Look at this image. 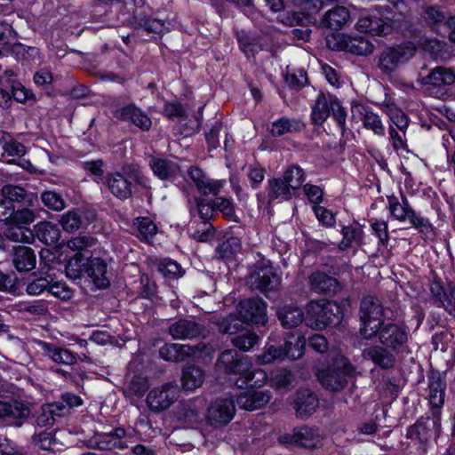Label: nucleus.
<instances>
[{
	"mask_svg": "<svg viewBox=\"0 0 455 455\" xmlns=\"http://www.w3.org/2000/svg\"><path fill=\"white\" fill-rule=\"evenodd\" d=\"M346 306V302L311 300L305 308V322L311 329L319 331L331 324H338L344 316Z\"/></svg>",
	"mask_w": 455,
	"mask_h": 455,
	"instance_id": "f257e3e1",
	"label": "nucleus"
},
{
	"mask_svg": "<svg viewBox=\"0 0 455 455\" xmlns=\"http://www.w3.org/2000/svg\"><path fill=\"white\" fill-rule=\"evenodd\" d=\"M149 179L144 176L141 170L135 165H125L120 172L109 173L107 184L109 191L118 199L131 197L133 187L149 188Z\"/></svg>",
	"mask_w": 455,
	"mask_h": 455,
	"instance_id": "f03ea898",
	"label": "nucleus"
},
{
	"mask_svg": "<svg viewBox=\"0 0 455 455\" xmlns=\"http://www.w3.org/2000/svg\"><path fill=\"white\" fill-rule=\"evenodd\" d=\"M360 333L366 339L375 338L378 328L385 323L384 307L379 300L373 297H365L360 306Z\"/></svg>",
	"mask_w": 455,
	"mask_h": 455,
	"instance_id": "7ed1b4c3",
	"label": "nucleus"
},
{
	"mask_svg": "<svg viewBox=\"0 0 455 455\" xmlns=\"http://www.w3.org/2000/svg\"><path fill=\"white\" fill-rule=\"evenodd\" d=\"M355 374V369L343 355H337L333 361V369L318 373L322 386L331 391H339L347 385V377Z\"/></svg>",
	"mask_w": 455,
	"mask_h": 455,
	"instance_id": "20e7f679",
	"label": "nucleus"
},
{
	"mask_svg": "<svg viewBox=\"0 0 455 455\" xmlns=\"http://www.w3.org/2000/svg\"><path fill=\"white\" fill-rule=\"evenodd\" d=\"M179 396L178 385L170 382L151 389L147 395L146 403L152 411L160 412L170 408Z\"/></svg>",
	"mask_w": 455,
	"mask_h": 455,
	"instance_id": "39448f33",
	"label": "nucleus"
},
{
	"mask_svg": "<svg viewBox=\"0 0 455 455\" xmlns=\"http://www.w3.org/2000/svg\"><path fill=\"white\" fill-rule=\"evenodd\" d=\"M249 283L253 289L267 295L269 291L279 289L281 278L270 264L262 262L251 273Z\"/></svg>",
	"mask_w": 455,
	"mask_h": 455,
	"instance_id": "423d86ee",
	"label": "nucleus"
},
{
	"mask_svg": "<svg viewBox=\"0 0 455 455\" xmlns=\"http://www.w3.org/2000/svg\"><path fill=\"white\" fill-rule=\"evenodd\" d=\"M230 374L240 376L235 381L236 386L239 387L250 384L253 387H260L265 385L268 379V376L264 370L252 368V363L248 356L241 357Z\"/></svg>",
	"mask_w": 455,
	"mask_h": 455,
	"instance_id": "0eeeda50",
	"label": "nucleus"
},
{
	"mask_svg": "<svg viewBox=\"0 0 455 455\" xmlns=\"http://www.w3.org/2000/svg\"><path fill=\"white\" fill-rule=\"evenodd\" d=\"M375 338H378L383 346L398 351L406 344L408 335L400 325L392 322H385L381 327L378 328Z\"/></svg>",
	"mask_w": 455,
	"mask_h": 455,
	"instance_id": "6e6552de",
	"label": "nucleus"
},
{
	"mask_svg": "<svg viewBox=\"0 0 455 455\" xmlns=\"http://www.w3.org/2000/svg\"><path fill=\"white\" fill-rule=\"evenodd\" d=\"M235 414V406L232 399L220 398L211 403L206 414V421L213 427L229 423Z\"/></svg>",
	"mask_w": 455,
	"mask_h": 455,
	"instance_id": "1a4fd4ad",
	"label": "nucleus"
},
{
	"mask_svg": "<svg viewBox=\"0 0 455 455\" xmlns=\"http://www.w3.org/2000/svg\"><path fill=\"white\" fill-rule=\"evenodd\" d=\"M240 317L246 323L265 324L267 317V303L260 298L247 299L239 303Z\"/></svg>",
	"mask_w": 455,
	"mask_h": 455,
	"instance_id": "9d476101",
	"label": "nucleus"
},
{
	"mask_svg": "<svg viewBox=\"0 0 455 455\" xmlns=\"http://www.w3.org/2000/svg\"><path fill=\"white\" fill-rule=\"evenodd\" d=\"M415 54L411 45L386 49L379 56V66L384 72L394 71L400 64L409 60Z\"/></svg>",
	"mask_w": 455,
	"mask_h": 455,
	"instance_id": "9b49d317",
	"label": "nucleus"
},
{
	"mask_svg": "<svg viewBox=\"0 0 455 455\" xmlns=\"http://www.w3.org/2000/svg\"><path fill=\"white\" fill-rule=\"evenodd\" d=\"M351 112L354 117H359L362 120L365 129L371 130L377 136H384L385 127L381 119L370 107L359 102H353Z\"/></svg>",
	"mask_w": 455,
	"mask_h": 455,
	"instance_id": "f8f14e48",
	"label": "nucleus"
},
{
	"mask_svg": "<svg viewBox=\"0 0 455 455\" xmlns=\"http://www.w3.org/2000/svg\"><path fill=\"white\" fill-rule=\"evenodd\" d=\"M30 414L28 403L23 401L1 400L0 399V419L12 420L15 427H21L22 419H27Z\"/></svg>",
	"mask_w": 455,
	"mask_h": 455,
	"instance_id": "ddd939ff",
	"label": "nucleus"
},
{
	"mask_svg": "<svg viewBox=\"0 0 455 455\" xmlns=\"http://www.w3.org/2000/svg\"><path fill=\"white\" fill-rule=\"evenodd\" d=\"M35 343L42 351L43 355L49 358L55 363L73 365L79 358L75 353L68 348L57 347L41 339L35 340Z\"/></svg>",
	"mask_w": 455,
	"mask_h": 455,
	"instance_id": "4468645a",
	"label": "nucleus"
},
{
	"mask_svg": "<svg viewBox=\"0 0 455 455\" xmlns=\"http://www.w3.org/2000/svg\"><path fill=\"white\" fill-rule=\"evenodd\" d=\"M293 409L299 419H307L315 413L319 406L317 396L309 389H299L293 398Z\"/></svg>",
	"mask_w": 455,
	"mask_h": 455,
	"instance_id": "2eb2a0df",
	"label": "nucleus"
},
{
	"mask_svg": "<svg viewBox=\"0 0 455 455\" xmlns=\"http://www.w3.org/2000/svg\"><path fill=\"white\" fill-rule=\"evenodd\" d=\"M271 397L269 390L249 389L237 395L236 403L240 409L251 411L265 407Z\"/></svg>",
	"mask_w": 455,
	"mask_h": 455,
	"instance_id": "dca6fc26",
	"label": "nucleus"
},
{
	"mask_svg": "<svg viewBox=\"0 0 455 455\" xmlns=\"http://www.w3.org/2000/svg\"><path fill=\"white\" fill-rule=\"evenodd\" d=\"M114 115L117 119L130 122L141 131H148L152 125L151 118L133 103L116 109Z\"/></svg>",
	"mask_w": 455,
	"mask_h": 455,
	"instance_id": "f3484780",
	"label": "nucleus"
},
{
	"mask_svg": "<svg viewBox=\"0 0 455 455\" xmlns=\"http://www.w3.org/2000/svg\"><path fill=\"white\" fill-rule=\"evenodd\" d=\"M188 176L198 192L204 196L218 195L225 184L224 180L209 179L201 169L196 167L189 168Z\"/></svg>",
	"mask_w": 455,
	"mask_h": 455,
	"instance_id": "a211bd4d",
	"label": "nucleus"
},
{
	"mask_svg": "<svg viewBox=\"0 0 455 455\" xmlns=\"http://www.w3.org/2000/svg\"><path fill=\"white\" fill-rule=\"evenodd\" d=\"M324 436L317 428L301 427L296 428L291 436V441L303 448L316 449L323 445Z\"/></svg>",
	"mask_w": 455,
	"mask_h": 455,
	"instance_id": "6ab92c4d",
	"label": "nucleus"
},
{
	"mask_svg": "<svg viewBox=\"0 0 455 455\" xmlns=\"http://www.w3.org/2000/svg\"><path fill=\"white\" fill-rule=\"evenodd\" d=\"M168 332L174 339H191L201 336L204 328L193 320L180 319L170 324Z\"/></svg>",
	"mask_w": 455,
	"mask_h": 455,
	"instance_id": "aec40b11",
	"label": "nucleus"
},
{
	"mask_svg": "<svg viewBox=\"0 0 455 455\" xmlns=\"http://www.w3.org/2000/svg\"><path fill=\"white\" fill-rule=\"evenodd\" d=\"M430 424L433 425L435 431L439 434L441 429V419L439 413L431 421L429 418L419 419L408 430L406 436L411 439H418L419 442L427 441L430 436Z\"/></svg>",
	"mask_w": 455,
	"mask_h": 455,
	"instance_id": "412c9836",
	"label": "nucleus"
},
{
	"mask_svg": "<svg viewBox=\"0 0 455 455\" xmlns=\"http://www.w3.org/2000/svg\"><path fill=\"white\" fill-rule=\"evenodd\" d=\"M335 96L320 93L311 110V120L316 125H322L329 117Z\"/></svg>",
	"mask_w": 455,
	"mask_h": 455,
	"instance_id": "4be33fe9",
	"label": "nucleus"
},
{
	"mask_svg": "<svg viewBox=\"0 0 455 455\" xmlns=\"http://www.w3.org/2000/svg\"><path fill=\"white\" fill-rule=\"evenodd\" d=\"M341 45L337 46L338 50H345L357 55H368L373 52L374 46L364 36H342Z\"/></svg>",
	"mask_w": 455,
	"mask_h": 455,
	"instance_id": "5701e85b",
	"label": "nucleus"
},
{
	"mask_svg": "<svg viewBox=\"0 0 455 455\" xmlns=\"http://www.w3.org/2000/svg\"><path fill=\"white\" fill-rule=\"evenodd\" d=\"M202 411L203 404L200 401L188 400L179 406L176 417L183 423L194 424L200 421Z\"/></svg>",
	"mask_w": 455,
	"mask_h": 455,
	"instance_id": "b1692460",
	"label": "nucleus"
},
{
	"mask_svg": "<svg viewBox=\"0 0 455 455\" xmlns=\"http://www.w3.org/2000/svg\"><path fill=\"white\" fill-rule=\"evenodd\" d=\"M276 315L284 328L297 327L305 319L303 311L294 304L284 305L279 307Z\"/></svg>",
	"mask_w": 455,
	"mask_h": 455,
	"instance_id": "393cba45",
	"label": "nucleus"
},
{
	"mask_svg": "<svg viewBox=\"0 0 455 455\" xmlns=\"http://www.w3.org/2000/svg\"><path fill=\"white\" fill-rule=\"evenodd\" d=\"M12 262L18 271H30L36 267L35 252L30 247L15 246L13 248Z\"/></svg>",
	"mask_w": 455,
	"mask_h": 455,
	"instance_id": "a878e982",
	"label": "nucleus"
},
{
	"mask_svg": "<svg viewBox=\"0 0 455 455\" xmlns=\"http://www.w3.org/2000/svg\"><path fill=\"white\" fill-rule=\"evenodd\" d=\"M194 352L195 348L193 347L176 343L165 344L159 349L161 358L172 362L184 361Z\"/></svg>",
	"mask_w": 455,
	"mask_h": 455,
	"instance_id": "bb28decb",
	"label": "nucleus"
},
{
	"mask_svg": "<svg viewBox=\"0 0 455 455\" xmlns=\"http://www.w3.org/2000/svg\"><path fill=\"white\" fill-rule=\"evenodd\" d=\"M387 202L390 215L395 220L404 222L410 221L413 217L415 211L411 207L406 197L402 196V202H399L397 197L392 196L387 197Z\"/></svg>",
	"mask_w": 455,
	"mask_h": 455,
	"instance_id": "cd10ccee",
	"label": "nucleus"
},
{
	"mask_svg": "<svg viewBox=\"0 0 455 455\" xmlns=\"http://www.w3.org/2000/svg\"><path fill=\"white\" fill-rule=\"evenodd\" d=\"M149 166L154 174L160 180H172L178 176L180 172L176 163L162 158L152 157Z\"/></svg>",
	"mask_w": 455,
	"mask_h": 455,
	"instance_id": "c85d7f7f",
	"label": "nucleus"
},
{
	"mask_svg": "<svg viewBox=\"0 0 455 455\" xmlns=\"http://www.w3.org/2000/svg\"><path fill=\"white\" fill-rule=\"evenodd\" d=\"M363 356L384 369L392 368L395 361L394 355L390 352L379 346H371L365 348L363 351Z\"/></svg>",
	"mask_w": 455,
	"mask_h": 455,
	"instance_id": "c756f323",
	"label": "nucleus"
},
{
	"mask_svg": "<svg viewBox=\"0 0 455 455\" xmlns=\"http://www.w3.org/2000/svg\"><path fill=\"white\" fill-rule=\"evenodd\" d=\"M13 73L12 71H5L4 76L0 80V84L6 88H11L12 99L13 98L16 101L23 103L28 100L33 98V93L28 89L25 88L21 83L13 78Z\"/></svg>",
	"mask_w": 455,
	"mask_h": 455,
	"instance_id": "7c9ffc66",
	"label": "nucleus"
},
{
	"mask_svg": "<svg viewBox=\"0 0 455 455\" xmlns=\"http://www.w3.org/2000/svg\"><path fill=\"white\" fill-rule=\"evenodd\" d=\"M305 344L306 339L300 332L290 333L285 339L284 347L283 348L285 358L291 360L300 358L304 354Z\"/></svg>",
	"mask_w": 455,
	"mask_h": 455,
	"instance_id": "2f4dec72",
	"label": "nucleus"
},
{
	"mask_svg": "<svg viewBox=\"0 0 455 455\" xmlns=\"http://www.w3.org/2000/svg\"><path fill=\"white\" fill-rule=\"evenodd\" d=\"M107 264L100 258L89 259L86 275L98 287H106L108 282L106 278Z\"/></svg>",
	"mask_w": 455,
	"mask_h": 455,
	"instance_id": "473e14b6",
	"label": "nucleus"
},
{
	"mask_svg": "<svg viewBox=\"0 0 455 455\" xmlns=\"http://www.w3.org/2000/svg\"><path fill=\"white\" fill-rule=\"evenodd\" d=\"M204 381V372L195 365H189L183 369L181 384L185 390L193 391L200 387Z\"/></svg>",
	"mask_w": 455,
	"mask_h": 455,
	"instance_id": "72a5a7b5",
	"label": "nucleus"
},
{
	"mask_svg": "<svg viewBox=\"0 0 455 455\" xmlns=\"http://www.w3.org/2000/svg\"><path fill=\"white\" fill-rule=\"evenodd\" d=\"M310 288L317 293L335 291L338 286L336 279L322 272H316L309 276Z\"/></svg>",
	"mask_w": 455,
	"mask_h": 455,
	"instance_id": "f704fd0d",
	"label": "nucleus"
},
{
	"mask_svg": "<svg viewBox=\"0 0 455 455\" xmlns=\"http://www.w3.org/2000/svg\"><path fill=\"white\" fill-rule=\"evenodd\" d=\"M348 19V11L343 6H337L325 13L322 22L323 26L331 29H339L347 22Z\"/></svg>",
	"mask_w": 455,
	"mask_h": 455,
	"instance_id": "c9c22d12",
	"label": "nucleus"
},
{
	"mask_svg": "<svg viewBox=\"0 0 455 455\" xmlns=\"http://www.w3.org/2000/svg\"><path fill=\"white\" fill-rule=\"evenodd\" d=\"M89 258L83 253L76 252L66 265V275L68 278L76 280L84 274L86 275Z\"/></svg>",
	"mask_w": 455,
	"mask_h": 455,
	"instance_id": "e433bc0d",
	"label": "nucleus"
},
{
	"mask_svg": "<svg viewBox=\"0 0 455 455\" xmlns=\"http://www.w3.org/2000/svg\"><path fill=\"white\" fill-rule=\"evenodd\" d=\"M35 229L38 239L45 244H54L60 238V230L57 225L52 222H40L35 227Z\"/></svg>",
	"mask_w": 455,
	"mask_h": 455,
	"instance_id": "4c0bfd02",
	"label": "nucleus"
},
{
	"mask_svg": "<svg viewBox=\"0 0 455 455\" xmlns=\"http://www.w3.org/2000/svg\"><path fill=\"white\" fill-rule=\"evenodd\" d=\"M434 86L450 85L455 83V68L436 67L427 77Z\"/></svg>",
	"mask_w": 455,
	"mask_h": 455,
	"instance_id": "58836bf2",
	"label": "nucleus"
},
{
	"mask_svg": "<svg viewBox=\"0 0 455 455\" xmlns=\"http://www.w3.org/2000/svg\"><path fill=\"white\" fill-rule=\"evenodd\" d=\"M305 128V124L297 119L280 118L272 124L271 133L274 136H282L285 133L299 132Z\"/></svg>",
	"mask_w": 455,
	"mask_h": 455,
	"instance_id": "ea45409f",
	"label": "nucleus"
},
{
	"mask_svg": "<svg viewBox=\"0 0 455 455\" xmlns=\"http://www.w3.org/2000/svg\"><path fill=\"white\" fill-rule=\"evenodd\" d=\"M8 224L9 226L4 230V235L7 239L23 243H31L34 241V234L30 228L13 223Z\"/></svg>",
	"mask_w": 455,
	"mask_h": 455,
	"instance_id": "a19ab883",
	"label": "nucleus"
},
{
	"mask_svg": "<svg viewBox=\"0 0 455 455\" xmlns=\"http://www.w3.org/2000/svg\"><path fill=\"white\" fill-rule=\"evenodd\" d=\"M125 436V430L122 427L116 428L110 433H103L96 435V443L100 450H111L118 447L121 440Z\"/></svg>",
	"mask_w": 455,
	"mask_h": 455,
	"instance_id": "79ce46f5",
	"label": "nucleus"
},
{
	"mask_svg": "<svg viewBox=\"0 0 455 455\" xmlns=\"http://www.w3.org/2000/svg\"><path fill=\"white\" fill-rule=\"evenodd\" d=\"M137 228L136 235L140 241L152 243L153 238L157 234V227L148 217L138 218L134 223Z\"/></svg>",
	"mask_w": 455,
	"mask_h": 455,
	"instance_id": "37998d69",
	"label": "nucleus"
},
{
	"mask_svg": "<svg viewBox=\"0 0 455 455\" xmlns=\"http://www.w3.org/2000/svg\"><path fill=\"white\" fill-rule=\"evenodd\" d=\"M269 385L278 391H287L293 381V375L287 369H277L271 372Z\"/></svg>",
	"mask_w": 455,
	"mask_h": 455,
	"instance_id": "c03bdc74",
	"label": "nucleus"
},
{
	"mask_svg": "<svg viewBox=\"0 0 455 455\" xmlns=\"http://www.w3.org/2000/svg\"><path fill=\"white\" fill-rule=\"evenodd\" d=\"M268 196L270 200L274 199H281V200H290L294 193L292 190L286 185L285 181L282 178L273 179L268 181Z\"/></svg>",
	"mask_w": 455,
	"mask_h": 455,
	"instance_id": "a18cd8bd",
	"label": "nucleus"
},
{
	"mask_svg": "<svg viewBox=\"0 0 455 455\" xmlns=\"http://www.w3.org/2000/svg\"><path fill=\"white\" fill-rule=\"evenodd\" d=\"M285 358L283 348L276 347L272 344H266L262 353L256 355V361L260 365L271 364L278 360Z\"/></svg>",
	"mask_w": 455,
	"mask_h": 455,
	"instance_id": "49530a36",
	"label": "nucleus"
},
{
	"mask_svg": "<svg viewBox=\"0 0 455 455\" xmlns=\"http://www.w3.org/2000/svg\"><path fill=\"white\" fill-rule=\"evenodd\" d=\"M426 239L433 240L435 236V231L429 219L418 214L416 212L409 221Z\"/></svg>",
	"mask_w": 455,
	"mask_h": 455,
	"instance_id": "de8ad7c7",
	"label": "nucleus"
},
{
	"mask_svg": "<svg viewBox=\"0 0 455 455\" xmlns=\"http://www.w3.org/2000/svg\"><path fill=\"white\" fill-rule=\"evenodd\" d=\"M282 179L292 192L295 193V191H297L303 184L306 177L302 168L299 166H293L285 171Z\"/></svg>",
	"mask_w": 455,
	"mask_h": 455,
	"instance_id": "09e8293b",
	"label": "nucleus"
},
{
	"mask_svg": "<svg viewBox=\"0 0 455 455\" xmlns=\"http://www.w3.org/2000/svg\"><path fill=\"white\" fill-rule=\"evenodd\" d=\"M245 322L243 318H238L235 315H229L228 317L218 323L219 330L222 333L235 334L241 331Z\"/></svg>",
	"mask_w": 455,
	"mask_h": 455,
	"instance_id": "8fccbe9b",
	"label": "nucleus"
},
{
	"mask_svg": "<svg viewBox=\"0 0 455 455\" xmlns=\"http://www.w3.org/2000/svg\"><path fill=\"white\" fill-rule=\"evenodd\" d=\"M259 341V336L253 331L237 335L232 339V344L242 351H250Z\"/></svg>",
	"mask_w": 455,
	"mask_h": 455,
	"instance_id": "3c124183",
	"label": "nucleus"
},
{
	"mask_svg": "<svg viewBox=\"0 0 455 455\" xmlns=\"http://www.w3.org/2000/svg\"><path fill=\"white\" fill-rule=\"evenodd\" d=\"M240 358L241 357H239L235 350H225L220 354L217 361V367L219 370H222L226 373L230 374Z\"/></svg>",
	"mask_w": 455,
	"mask_h": 455,
	"instance_id": "603ef678",
	"label": "nucleus"
},
{
	"mask_svg": "<svg viewBox=\"0 0 455 455\" xmlns=\"http://www.w3.org/2000/svg\"><path fill=\"white\" fill-rule=\"evenodd\" d=\"M59 222L65 231L75 232L81 227L82 219L77 211H68L60 216Z\"/></svg>",
	"mask_w": 455,
	"mask_h": 455,
	"instance_id": "864d4df0",
	"label": "nucleus"
},
{
	"mask_svg": "<svg viewBox=\"0 0 455 455\" xmlns=\"http://www.w3.org/2000/svg\"><path fill=\"white\" fill-rule=\"evenodd\" d=\"M429 402L433 407L440 408L444 402V385L439 380L429 384Z\"/></svg>",
	"mask_w": 455,
	"mask_h": 455,
	"instance_id": "5fc2aeb1",
	"label": "nucleus"
},
{
	"mask_svg": "<svg viewBox=\"0 0 455 455\" xmlns=\"http://www.w3.org/2000/svg\"><path fill=\"white\" fill-rule=\"evenodd\" d=\"M41 200L47 208L60 212L65 208V202L60 195L54 191H44L41 195Z\"/></svg>",
	"mask_w": 455,
	"mask_h": 455,
	"instance_id": "6e6d98bb",
	"label": "nucleus"
},
{
	"mask_svg": "<svg viewBox=\"0 0 455 455\" xmlns=\"http://www.w3.org/2000/svg\"><path fill=\"white\" fill-rule=\"evenodd\" d=\"M159 272L165 277L176 278L182 275L181 267L174 260L164 259L158 264Z\"/></svg>",
	"mask_w": 455,
	"mask_h": 455,
	"instance_id": "4d7b16f0",
	"label": "nucleus"
},
{
	"mask_svg": "<svg viewBox=\"0 0 455 455\" xmlns=\"http://www.w3.org/2000/svg\"><path fill=\"white\" fill-rule=\"evenodd\" d=\"M343 239L339 243V247L346 250L350 247L353 242H359L362 239V230L352 227H344L341 230Z\"/></svg>",
	"mask_w": 455,
	"mask_h": 455,
	"instance_id": "13d9d810",
	"label": "nucleus"
},
{
	"mask_svg": "<svg viewBox=\"0 0 455 455\" xmlns=\"http://www.w3.org/2000/svg\"><path fill=\"white\" fill-rule=\"evenodd\" d=\"M371 20V34L375 36H386L392 30L390 25L383 20L379 13H369Z\"/></svg>",
	"mask_w": 455,
	"mask_h": 455,
	"instance_id": "bf43d9fd",
	"label": "nucleus"
},
{
	"mask_svg": "<svg viewBox=\"0 0 455 455\" xmlns=\"http://www.w3.org/2000/svg\"><path fill=\"white\" fill-rule=\"evenodd\" d=\"M94 244V238L88 235L75 236L67 242L68 248L80 253H83L84 251L93 246Z\"/></svg>",
	"mask_w": 455,
	"mask_h": 455,
	"instance_id": "052dcab7",
	"label": "nucleus"
},
{
	"mask_svg": "<svg viewBox=\"0 0 455 455\" xmlns=\"http://www.w3.org/2000/svg\"><path fill=\"white\" fill-rule=\"evenodd\" d=\"M213 202L215 210L220 212L229 220H237L232 201L224 197H217Z\"/></svg>",
	"mask_w": 455,
	"mask_h": 455,
	"instance_id": "680f3d73",
	"label": "nucleus"
},
{
	"mask_svg": "<svg viewBox=\"0 0 455 455\" xmlns=\"http://www.w3.org/2000/svg\"><path fill=\"white\" fill-rule=\"evenodd\" d=\"M48 291L64 301L71 299L74 295L73 291L62 282L50 283Z\"/></svg>",
	"mask_w": 455,
	"mask_h": 455,
	"instance_id": "e2e57ef3",
	"label": "nucleus"
},
{
	"mask_svg": "<svg viewBox=\"0 0 455 455\" xmlns=\"http://www.w3.org/2000/svg\"><path fill=\"white\" fill-rule=\"evenodd\" d=\"M0 197L10 200L11 204H13V202L21 201L25 197V190L18 186L6 185L3 187Z\"/></svg>",
	"mask_w": 455,
	"mask_h": 455,
	"instance_id": "0e129e2a",
	"label": "nucleus"
},
{
	"mask_svg": "<svg viewBox=\"0 0 455 455\" xmlns=\"http://www.w3.org/2000/svg\"><path fill=\"white\" fill-rule=\"evenodd\" d=\"M425 20L432 27L445 24L446 16L439 7L430 6L426 8Z\"/></svg>",
	"mask_w": 455,
	"mask_h": 455,
	"instance_id": "69168bd1",
	"label": "nucleus"
},
{
	"mask_svg": "<svg viewBox=\"0 0 455 455\" xmlns=\"http://www.w3.org/2000/svg\"><path fill=\"white\" fill-rule=\"evenodd\" d=\"M50 281L46 277H36L28 281L26 291L28 295L37 296L41 294L44 290H48Z\"/></svg>",
	"mask_w": 455,
	"mask_h": 455,
	"instance_id": "338daca9",
	"label": "nucleus"
},
{
	"mask_svg": "<svg viewBox=\"0 0 455 455\" xmlns=\"http://www.w3.org/2000/svg\"><path fill=\"white\" fill-rule=\"evenodd\" d=\"M33 442L42 450L53 451L56 445V440L50 432H41L33 435Z\"/></svg>",
	"mask_w": 455,
	"mask_h": 455,
	"instance_id": "774afa93",
	"label": "nucleus"
}]
</instances>
